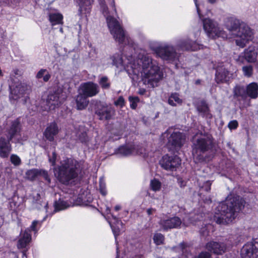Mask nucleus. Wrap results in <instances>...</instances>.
<instances>
[{
    "label": "nucleus",
    "mask_w": 258,
    "mask_h": 258,
    "mask_svg": "<svg viewBox=\"0 0 258 258\" xmlns=\"http://www.w3.org/2000/svg\"><path fill=\"white\" fill-rule=\"evenodd\" d=\"M233 95L235 98L239 97L242 100H246L247 98L246 88L242 86H236L233 89Z\"/></svg>",
    "instance_id": "bb28decb"
},
{
    "label": "nucleus",
    "mask_w": 258,
    "mask_h": 258,
    "mask_svg": "<svg viewBox=\"0 0 258 258\" xmlns=\"http://www.w3.org/2000/svg\"><path fill=\"white\" fill-rule=\"evenodd\" d=\"M14 72L15 75H19L20 71H19V70L16 69V70H14Z\"/></svg>",
    "instance_id": "0e129e2a"
},
{
    "label": "nucleus",
    "mask_w": 258,
    "mask_h": 258,
    "mask_svg": "<svg viewBox=\"0 0 258 258\" xmlns=\"http://www.w3.org/2000/svg\"><path fill=\"white\" fill-rule=\"evenodd\" d=\"M128 100L131 108L135 109L137 106V103L140 101L139 98L137 96H130Z\"/></svg>",
    "instance_id": "ea45409f"
},
{
    "label": "nucleus",
    "mask_w": 258,
    "mask_h": 258,
    "mask_svg": "<svg viewBox=\"0 0 258 258\" xmlns=\"http://www.w3.org/2000/svg\"><path fill=\"white\" fill-rule=\"evenodd\" d=\"M201 80H200V79H198V80H197L196 81V82H195V84H196V85H199V84H201Z\"/></svg>",
    "instance_id": "e2e57ef3"
},
{
    "label": "nucleus",
    "mask_w": 258,
    "mask_h": 258,
    "mask_svg": "<svg viewBox=\"0 0 258 258\" xmlns=\"http://www.w3.org/2000/svg\"><path fill=\"white\" fill-rule=\"evenodd\" d=\"M18 206L17 203L15 201V198H13L10 202V207L12 210H14Z\"/></svg>",
    "instance_id": "864d4df0"
},
{
    "label": "nucleus",
    "mask_w": 258,
    "mask_h": 258,
    "mask_svg": "<svg viewBox=\"0 0 258 258\" xmlns=\"http://www.w3.org/2000/svg\"><path fill=\"white\" fill-rule=\"evenodd\" d=\"M116 153L121 156H126L130 155L132 153V150L130 148L126 146H122L118 149Z\"/></svg>",
    "instance_id": "e433bc0d"
},
{
    "label": "nucleus",
    "mask_w": 258,
    "mask_h": 258,
    "mask_svg": "<svg viewBox=\"0 0 258 258\" xmlns=\"http://www.w3.org/2000/svg\"><path fill=\"white\" fill-rule=\"evenodd\" d=\"M82 93L87 97H92L98 94L100 91L99 86L92 82H88L81 85Z\"/></svg>",
    "instance_id": "dca6fc26"
},
{
    "label": "nucleus",
    "mask_w": 258,
    "mask_h": 258,
    "mask_svg": "<svg viewBox=\"0 0 258 258\" xmlns=\"http://www.w3.org/2000/svg\"><path fill=\"white\" fill-rule=\"evenodd\" d=\"M232 74L225 68H219L216 71L215 80L217 83L228 81Z\"/></svg>",
    "instance_id": "a211bd4d"
},
{
    "label": "nucleus",
    "mask_w": 258,
    "mask_h": 258,
    "mask_svg": "<svg viewBox=\"0 0 258 258\" xmlns=\"http://www.w3.org/2000/svg\"><path fill=\"white\" fill-rule=\"evenodd\" d=\"M212 183L210 181H207L204 183V184L202 186V188L206 191H209L211 189V185Z\"/></svg>",
    "instance_id": "603ef678"
},
{
    "label": "nucleus",
    "mask_w": 258,
    "mask_h": 258,
    "mask_svg": "<svg viewBox=\"0 0 258 258\" xmlns=\"http://www.w3.org/2000/svg\"><path fill=\"white\" fill-rule=\"evenodd\" d=\"M60 31L61 32H62V29L61 28L60 29Z\"/></svg>",
    "instance_id": "774afa93"
},
{
    "label": "nucleus",
    "mask_w": 258,
    "mask_h": 258,
    "mask_svg": "<svg viewBox=\"0 0 258 258\" xmlns=\"http://www.w3.org/2000/svg\"><path fill=\"white\" fill-rule=\"evenodd\" d=\"M56 160V154L55 152H53L52 157L49 158V161L50 163H51L52 165L54 166L55 165V162Z\"/></svg>",
    "instance_id": "5fc2aeb1"
},
{
    "label": "nucleus",
    "mask_w": 258,
    "mask_h": 258,
    "mask_svg": "<svg viewBox=\"0 0 258 258\" xmlns=\"http://www.w3.org/2000/svg\"><path fill=\"white\" fill-rule=\"evenodd\" d=\"M107 1L110 3V6L113 8L114 11L116 13V9L115 8L114 1V0H107Z\"/></svg>",
    "instance_id": "4d7b16f0"
},
{
    "label": "nucleus",
    "mask_w": 258,
    "mask_h": 258,
    "mask_svg": "<svg viewBox=\"0 0 258 258\" xmlns=\"http://www.w3.org/2000/svg\"><path fill=\"white\" fill-rule=\"evenodd\" d=\"M193 258H212V255L208 251H202L197 256Z\"/></svg>",
    "instance_id": "49530a36"
},
{
    "label": "nucleus",
    "mask_w": 258,
    "mask_h": 258,
    "mask_svg": "<svg viewBox=\"0 0 258 258\" xmlns=\"http://www.w3.org/2000/svg\"><path fill=\"white\" fill-rule=\"evenodd\" d=\"M10 160L12 163L14 164L15 166H19L21 163V159L18 156L15 154H12L11 156Z\"/></svg>",
    "instance_id": "a19ab883"
},
{
    "label": "nucleus",
    "mask_w": 258,
    "mask_h": 258,
    "mask_svg": "<svg viewBox=\"0 0 258 258\" xmlns=\"http://www.w3.org/2000/svg\"><path fill=\"white\" fill-rule=\"evenodd\" d=\"M209 227H210V225H205L204 226H203L200 230L201 235L204 237L208 236L209 232L208 230Z\"/></svg>",
    "instance_id": "c03bdc74"
},
{
    "label": "nucleus",
    "mask_w": 258,
    "mask_h": 258,
    "mask_svg": "<svg viewBox=\"0 0 258 258\" xmlns=\"http://www.w3.org/2000/svg\"><path fill=\"white\" fill-rule=\"evenodd\" d=\"M194 2L199 17L202 21L204 29L208 36L212 38H215L216 37H226L224 33V30L218 27V24L216 22L209 18L205 19L203 18L197 0H194Z\"/></svg>",
    "instance_id": "6e6552de"
},
{
    "label": "nucleus",
    "mask_w": 258,
    "mask_h": 258,
    "mask_svg": "<svg viewBox=\"0 0 258 258\" xmlns=\"http://www.w3.org/2000/svg\"><path fill=\"white\" fill-rule=\"evenodd\" d=\"M124 100L122 96H119L117 100L114 102V105L122 107L124 105Z\"/></svg>",
    "instance_id": "09e8293b"
},
{
    "label": "nucleus",
    "mask_w": 258,
    "mask_h": 258,
    "mask_svg": "<svg viewBox=\"0 0 258 258\" xmlns=\"http://www.w3.org/2000/svg\"><path fill=\"white\" fill-rule=\"evenodd\" d=\"M180 159L177 156H169L164 155L160 161L161 166L164 169L169 171H174L180 166Z\"/></svg>",
    "instance_id": "f8f14e48"
},
{
    "label": "nucleus",
    "mask_w": 258,
    "mask_h": 258,
    "mask_svg": "<svg viewBox=\"0 0 258 258\" xmlns=\"http://www.w3.org/2000/svg\"><path fill=\"white\" fill-rule=\"evenodd\" d=\"M169 133L168 131H166L162 135V137L164 139L167 138V147L170 150H179L183 145L185 141V135L180 132H174L169 137Z\"/></svg>",
    "instance_id": "9d476101"
},
{
    "label": "nucleus",
    "mask_w": 258,
    "mask_h": 258,
    "mask_svg": "<svg viewBox=\"0 0 258 258\" xmlns=\"http://www.w3.org/2000/svg\"><path fill=\"white\" fill-rule=\"evenodd\" d=\"M214 145L209 137H202L195 139L192 145V154L199 162L205 160L203 153L212 150Z\"/></svg>",
    "instance_id": "0eeeda50"
},
{
    "label": "nucleus",
    "mask_w": 258,
    "mask_h": 258,
    "mask_svg": "<svg viewBox=\"0 0 258 258\" xmlns=\"http://www.w3.org/2000/svg\"><path fill=\"white\" fill-rule=\"evenodd\" d=\"M98 1L101 6L102 13L106 16V22L109 31L115 41L119 44L126 45L123 50V52L127 49L132 51L133 49L131 47L133 44L132 39L128 37L120 24L116 19L107 15L108 10L107 7L105 4V1L98 0Z\"/></svg>",
    "instance_id": "39448f33"
},
{
    "label": "nucleus",
    "mask_w": 258,
    "mask_h": 258,
    "mask_svg": "<svg viewBox=\"0 0 258 258\" xmlns=\"http://www.w3.org/2000/svg\"><path fill=\"white\" fill-rule=\"evenodd\" d=\"M46 103L49 110H53L58 106L61 103L59 98V94L55 92L50 93L47 96Z\"/></svg>",
    "instance_id": "5701e85b"
},
{
    "label": "nucleus",
    "mask_w": 258,
    "mask_h": 258,
    "mask_svg": "<svg viewBox=\"0 0 258 258\" xmlns=\"http://www.w3.org/2000/svg\"><path fill=\"white\" fill-rule=\"evenodd\" d=\"M80 164V162L74 158H67L53 168L54 175L61 183L71 184L78 176Z\"/></svg>",
    "instance_id": "423d86ee"
},
{
    "label": "nucleus",
    "mask_w": 258,
    "mask_h": 258,
    "mask_svg": "<svg viewBox=\"0 0 258 258\" xmlns=\"http://www.w3.org/2000/svg\"><path fill=\"white\" fill-rule=\"evenodd\" d=\"M153 240L157 245L163 244L164 241V236L161 233H156L154 235Z\"/></svg>",
    "instance_id": "4c0bfd02"
},
{
    "label": "nucleus",
    "mask_w": 258,
    "mask_h": 258,
    "mask_svg": "<svg viewBox=\"0 0 258 258\" xmlns=\"http://www.w3.org/2000/svg\"><path fill=\"white\" fill-rule=\"evenodd\" d=\"M79 8L78 14L82 17L83 15L87 16L89 14L91 9V4L93 0H79Z\"/></svg>",
    "instance_id": "4be33fe9"
},
{
    "label": "nucleus",
    "mask_w": 258,
    "mask_h": 258,
    "mask_svg": "<svg viewBox=\"0 0 258 258\" xmlns=\"http://www.w3.org/2000/svg\"><path fill=\"white\" fill-rule=\"evenodd\" d=\"M98 83L103 89H109L110 87V83L109 82L108 78L106 76L101 77Z\"/></svg>",
    "instance_id": "f704fd0d"
},
{
    "label": "nucleus",
    "mask_w": 258,
    "mask_h": 258,
    "mask_svg": "<svg viewBox=\"0 0 258 258\" xmlns=\"http://www.w3.org/2000/svg\"><path fill=\"white\" fill-rule=\"evenodd\" d=\"M1 2L4 3H6V4H9L10 2H12L11 0H1Z\"/></svg>",
    "instance_id": "052dcab7"
},
{
    "label": "nucleus",
    "mask_w": 258,
    "mask_h": 258,
    "mask_svg": "<svg viewBox=\"0 0 258 258\" xmlns=\"http://www.w3.org/2000/svg\"><path fill=\"white\" fill-rule=\"evenodd\" d=\"M46 219V217H45L44 218V219H43V220L42 221H37V220H35L32 223V225H31V226L30 227V228H27V229H29L30 230V231L31 230L34 231L35 233L37 232V229H36V226L39 225V226H40L41 225V223L42 222L45 220Z\"/></svg>",
    "instance_id": "79ce46f5"
},
{
    "label": "nucleus",
    "mask_w": 258,
    "mask_h": 258,
    "mask_svg": "<svg viewBox=\"0 0 258 258\" xmlns=\"http://www.w3.org/2000/svg\"><path fill=\"white\" fill-rule=\"evenodd\" d=\"M217 0H208V2L211 4H214L216 2Z\"/></svg>",
    "instance_id": "338daca9"
},
{
    "label": "nucleus",
    "mask_w": 258,
    "mask_h": 258,
    "mask_svg": "<svg viewBox=\"0 0 258 258\" xmlns=\"http://www.w3.org/2000/svg\"><path fill=\"white\" fill-rule=\"evenodd\" d=\"M62 15L59 13H51L49 15V20L52 26L62 23Z\"/></svg>",
    "instance_id": "c756f323"
},
{
    "label": "nucleus",
    "mask_w": 258,
    "mask_h": 258,
    "mask_svg": "<svg viewBox=\"0 0 258 258\" xmlns=\"http://www.w3.org/2000/svg\"><path fill=\"white\" fill-rule=\"evenodd\" d=\"M43 177L48 182H50V179L49 177L47 172L43 170L40 169V177Z\"/></svg>",
    "instance_id": "8fccbe9b"
},
{
    "label": "nucleus",
    "mask_w": 258,
    "mask_h": 258,
    "mask_svg": "<svg viewBox=\"0 0 258 258\" xmlns=\"http://www.w3.org/2000/svg\"><path fill=\"white\" fill-rule=\"evenodd\" d=\"M124 56L126 62L119 53L111 56L110 59L113 65L117 68L126 66L128 71H131L137 78L140 77L145 84H150L152 87L162 79L163 74L160 68L153 62L152 58L148 54H139L136 62H133L131 53L124 54Z\"/></svg>",
    "instance_id": "f257e3e1"
},
{
    "label": "nucleus",
    "mask_w": 258,
    "mask_h": 258,
    "mask_svg": "<svg viewBox=\"0 0 258 258\" xmlns=\"http://www.w3.org/2000/svg\"><path fill=\"white\" fill-rule=\"evenodd\" d=\"M106 212L107 214H111L110 213V209L109 207H106Z\"/></svg>",
    "instance_id": "69168bd1"
},
{
    "label": "nucleus",
    "mask_w": 258,
    "mask_h": 258,
    "mask_svg": "<svg viewBox=\"0 0 258 258\" xmlns=\"http://www.w3.org/2000/svg\"><path fill=\"white\" fill-rule=\"evenodd\" d=\"M121 209V207L119 205H117L115 207L114 209L115 211H118Z\"/></svg>",
    "instance_id": "680f3d73"
},
{
    "label": "nucleus",
    "mask_w": 258,
    "mask_h": 258,
    "mask_svg": "<svg viewBox=\"0 0 258 258\" xmlns=\"http://www.w3.org/2000/svg\"><path fill=\"white\" fill-rule=\"evenodd\" d=\"M58 133V127L55 122L51 123L45 129L43 135L50 142L54 140V137Z\"/></svg>",
    "instance_id": "6ab92c4d"
},
{
    "label": "nucleus",
    "mask_w": 258,
    "mask_h": 258,
    "mask_svg": "<svg viewBox=\"0 0 258 258\" xmlns=\"http://www.w3.org/2000/svg\"><path fill=\"white\" fill-rule=\"evenodd\" d=\"M31 239L29 229H26L22 237L20 238L18 242V248L25 247Z\"/></svg>",
    "instance_id": "a878e982"
},
{
    "label": "nucleus",
    "mask_w": 258,
    "mask_h": 258,
    "mask_svg": "<svg viewBox=\"0 0 258 258\" xmlns=\"http://www.w3.org/2000/svg\"><path fill=\"white\" fill-rule=\"evenodd\" d=\"M21 131V125L20 121L18 120L13 121L11 125L7 130V137L9 141H12L13 139L15 140V143H19V139H16L18 136L20 135Z\"/></svg>",
    "instance_id": "2eb2a0df"
},
{
    "label": "nucleus",
    "mask_w": 258,
    "mask_h": 258,
    "mask_svg": "<svg viewBox=\"0 0 258 258\" xmlns=\"http://www.w3.org/2000/svg\"><path fill=\"white\" fill-rule=\"evenodd\" d=\"M146 90L144 88H140L138 91V94L140 95H144L146 93Z\"/></svg>",
    "instance_id": "13d9d810"
},
{
    "label": "nucleus",
    "mask_w": 258,
    "mask_h": 258,
    "mask_svg": "<svg viewBox=\"0 0 258 258\" xmlns=\"http://www.w3.org/2000/svg\"><path fill=\"white\" fill-rule=\"evenodd\" d=\"M99 190L100 192L103 196H106L107 191L105 189V184L102 179H100Z\"/></svg>",
    "instance_id": "a18cd8bd"
},
{
    "label": "nucleus",
    "mask_w": 258,
    "mask_h": 258,
    "mask_svg": "<svg viewBox=\"0 0 258 258\" xmlns=\"http://www.w3.org/2000/svg\"><path fill=\"white\" fill-rule=\"evenodd\" d=\"M109 225L112 229V232L114 234L115 239L116 238V236L119 234V229L118 228H116L115 226H113L111 222H109Z\"/></svg>",
    "instance_id": "3c124183"
},
{
    "label": "nucleus",
    "mask_w": 258,
    "mask_h": 258,
    "mask_svg": "<svg viewBox=\"0 0 258 258\" xmlns=\"http://www.w3.org/2000/svg\"><path fill=\"white\" fill-rule=\"evenodd\" d=\"M28 86L24 84H19L17 85L11 92L10 99L17 100L20 98H24V103H26L29 97L28 94L29 93Z\"/></svg>",
    "instance_id": "ddd939ff"
},
{
    "label": "nucleus",
    "mask_w": 258,
    "mask_h": 258,
    "mask_svg": "<svg viewBox=\"0 0 258 258\" xmlns=\"http://www.w3.org/2000/svg\"><path fill=\"white\" fill-rule=\"evenodd\" d=\"M40 169H32L26 172V177L30 180H35L40 177Z\"/></svg>",
    "instance_id": "7c9ffc66"
},
{
    "label": "nucleus",
    "mask_w": 258,
    "mask_h": 258,
    "mask_svg": "<svg viewBox=\"0 0 258 258\" xmlns=\"http://www.w3.org/2000/svg\"><path fill=\"white\" fill-rule=\"evenodd\" d=\"M168 103L173 106H175L177 104H180L182 103V100L179 98V95L177 93H172L169 97Z\"/></svg>",
    "instance_id": "473e14b6"
},
{
    "label": "nucleus",
    "mask_w": 258,
    "mask_h": 258,
    "mask_svg": "<svg viewBox=\"0 0 258 258\" xmlns=\"http://www.w3.org/2000/svg\"><path fill=\"white\" fill-rule=\"evenodd\" d=\"M150 187L154 191H159L161 187V183L158 179L154 178L151 180Z\"/></svg>",
    "instance_id": "c9c22d12"
},
{
    "label": "nucleus",
    "mask_w": 258,
    "mask_h": 258,
    "mask_svg": "<svg viewBox=\"0 0 258 258\" xmlns=\"http://www.w3.org/2000/svg\"><path fill=\"white\" fill-rule=\"evenodd\" d=\"M156 212V209L154 208H149L147 210V213L148 216H151L155 213Z\"/></svg>",
    "instance_id": "6e6d98bb"
},
{
    "label": "nucleus",
    "mask_w": 258,
    "mask_h": 258,
    "mask_svg": "<svg viewBox=\"0 0 258 258\" xmlns=\"http://www.w3.org/2000/svg\"><path fill=\"white\" fill-rule=\"evenodd\" d=\"M198 111L201 113L203 116L211 118L212 115L209 112V109L205 101H202L197 106Z\"/></svg>",
    "instance_id": "cd10ccee"
},
{
    "label": "nucleus",
    "mask_w": 258,
    "mask_h": 258,
    "mask_svg": "<svg viewBox=\"0 0 258 258\" xmlns=\"http://www.w3.org/2000/svg\"><path fill=\"white\" fill-rule=\"evenodd\" d=\"M11 141L6 140L4 137L0 138V156L2 158L7 157L11 151Z\"/></svg>",
    "instance_id": "aec40b11"
},
{
    "label": "nucleus",
    "mask_w": 258,
    "mask_h": 258,
    "mask_svg": "<svg viewBox=\"0 0 258 258\" xmlns=\"http://www.w3.org/2000/svg\"><path fill=\"white\" fill-rule=\"evenodd\" d=\"M77 137L79 141H80L82 143L86 144L89 140L86 132H78L77 134Z\"/></svg>",
    "instance_id": "58836bf2"
},
{
    "label": "nucleus",
    "mask_w": 258,
    "mask_h": 258,
    "mask_svg": "<svg viewBox=\"0 0 258 258\" xmlns=\"http://www.w3.org/2000/svg\"><path fill=\"white\" fill-rule=\"evenodd\" d=\"M206 248L215 254L221 255L226 251L227 246L224 242L211 241L206 244Z\"/></svg>",
    "instance_id": "f3484780"
},
{
    "label": "nucleus",
    "mask_w": 258,
    "mask_h": 258,
    "mask_svg": "<svg viewBox=\"0 0 258 258\" xmlns=\"http://www.w3.org/2000/svg\"><path fill=\"white\" fill-rule=\"evenodd\" d=\"M111 215L116 223H118L120 222V224H122L121 221H120L116 216H114L112 214H111Z\"/></svg>",
    "instance_id": "bf43d9fd"
},
{
    "label": "nucleus",
    "mask_w": 258,
    "mask_h": 258,
    "mask_svg": "<svg viewBox=\"0 0 258 258\" xmlns=\"http://www.w3.org/2000/svg\"><path fill=\"white\" fill-rule=\"evenodd\" d=\"M257 50L254 46H249L243 52V57L245 60L250 63L254 62L256 60Z\"/></svg>",
    "instance_id": "412c9836"
},
{
    "label": "nucleus",
    "mask_w": 258,
    "mask_h": 258,
    "mask_svg": "<svg viewBox=\"0 0 258 258\" xmlns=\"http://www.w3.org/2000/svg\"><path fill=\"white\" fill-rule=\"evenodd\" d=\"M238 126V123L236 120L230 121L228 124V127L230 130L236 129Z\"/></svg>",
    "instance_id": "de8ad7c7"
},
{
    "label": "nucleus",
    "mask_w": 258,
    "mask_h": 258,
    "mask_svg": "<svg viewBox=\"0 0 258 258\" xmlns=\"http://www.w3.org/2000/svg\"><path fill=\"white\" fill-rule=\"evenodd\" d=\"M225 27L227 32L224 31L226 37L224 39L236 38V44L243 48L253 39V33L250 28L245 23L233 18H228L225 23Z\"/></svg>",
    "instance_id": "f03ea898"
},
{
    "label": "nucleus",
    "mask_w": 258,
    "mask_h": 258,
    "mask_svg": "<svg viewBox=\"0 0 258 258\" xmlns=\"http://www.w3.org/2000/svg\"><path fill=\"white\" fill-rule=\"evenodd\" d=\"M247 97L255 99L258 97V85L256 83H251L246 88Z\"/></svg>",
    "instance_id": "b1692460"
},
{
    "label": "nucleus",
    "mask_w": 258,
    "mask_h": 258,
    "mask_svg": "<svg viewBox=\"0 0 258 258\" xmlns=\"http://www.w3.org/2000/svg\"><path fill=\"white\" fill-rule=\"evenodd\" d=\"M200 49L195 42L189 39H181L178 41L176 48L172 45L165 44L153 49V51L157 56L163 60L170 62H174L178 60L180 54L176 51L177 49L180 50L195 51Z\"/></svg>",
    "instance_id": "20e7f679"
},
{
    "label": "nucleus",
    "mask_w": 258,
    "mask_h": 258,
    "mask_svg": "<svg viewBox=\"0 0 258 258\" xmlns=\"http://www.w3.org/2000/svg\"><path fill=\"white\" fill-rule=\"evenodd\" d=\"M91 105L94 108L95 113L101 120H109L115 115V110L113 107L100 100H93Z\"/></svg>",
    "instance_id": "1a4fd4ad"
},
{
    "label": "nucleus",
    "mask_w": 258,
    "mask_h": 258,
    "mask_svg": "<svg viewBox=\"0 0 258 258\" xmlns=\"http://www.w3.org/2000/svg\"><path fill=\"white\" fill-rule=\"evenodd\" d=\"M50 75L46 69H41L36 75V78L37 79L43 78V81L45 82H47L50 79Z\"/></svg>",
    "instance_id": "72a5a7b5"
},
{
    "label": "nucleus",
    "mask_w": 258,
    "mask_h": 258,
    "mask_svg": "<svg viewBox=\"0 0 258 258\" xmlns=\"http://www.w3.org/2000/svg\"><path fill=\"white\" fill-rule=\"evenodd\" d=\"M181 224L182 221L181 219L176 216L163 218L159 222L160 227L164 231H167L173 228H178Z\"/></svg>",
    "instance_id": "4468645a"
},
{
    "label": "nucleus",
    "mask_w": 258,
    "mask_h": 258,
    "mask_svg": "<svg viewBox=\"0 0 258 258\" xmlns=\"http://www.w3.org/2000/svg\"><path fill=\"white\" fill-rule=\"evenodd\" d=\"M242 258H256L258 256V239L244 244L241 249Z\"/></svg>",
    "instance_id": "9b49d317"
},
{
    "label": "nucleus",
    "mask_w": 258,
    "mask_h": 258,
    "mask_svg": "<svg viewBox=\"0 0 258 258\" xmlns=\"http://www.w3.org/2000/svg\"><path fill=\"white\" fill-rule=\"evenodd\" d=\"M54 206V212H56L67 209L70 206V205L67 202L59 199L58 201H55Z\"/></svg>",
    "instance_id": "2f4dec72"
},
{
    "label": "nucleus",
    "mask_w": 258,
    "mask_h": 258,
    "mask_svg": "<svg viewBox=\"0 0 258 258\" xmlns=\"http://www.w3.org/2000/svg\"><path fill=\"white\" fill-rule=\"evenodd\" d=\"M252 67L251 66H244L242 67L243 74L247 77H249L251 76L252 74Z\"/></svg>",
    "instance_id": "37998d69"
},
{
    "label": "nucleus",
    "mask_w": 258,
    "mask_h": 258,
    "mask_svg": "<svg viewBox=\"0 0 258 258\" xmlns=\"http://www.w3.org/2000/svg\"><path fill=\"white\" fill-rule=\"evenodd\" d=\"M86 96L82 93H80L76 97L77 108L78 110L85 109L88 105L89 100Z\"/></svg>",
    "instance_id": "393cba45"
},
{
    "label": "nucleus",
    "mask_w": 258,
    "mask_h": 258,
    "mask_svg": "<svg viewBox=\"0 0 258 258\" xmlns=\"http://www.w3.org/2000/svg\"><path fill=\"white\" fill-rule=\"evenodd\" d=\"M32 202L33 206L35 208L38 209H41L42 207H44L47 211V203H42V201L41 200L40 196L39 194L37 193L36 195H33Z\"/></svg>",
    "instance_id": "c85d7f7f"
},
{
    "label": "nucleus",
    "mask_w": 258,
    "mask_h": 258,
    "mask_svg": "<svg viewBox=\"0 0 258 258\" xmlns=\"http://www.w3.org/2000/svg\"><path fill=\"white\" fill-rule=\"evenodd\" d=\"M245 204L244 200L239 196L229 198L217 207V212L215 219L217 223L221 224L232 221L237 216L238 213L243 208Z\"/></svg>",
    "instance_id": "7ed1b4c3"
}]
</instances>
